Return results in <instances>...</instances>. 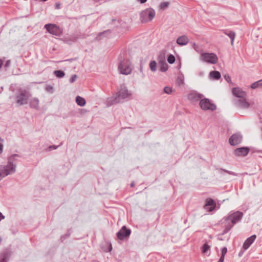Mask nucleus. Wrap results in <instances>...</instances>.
I'll use <instances>...</instances> for the list:
<instances>
[{
	"mask_svg": "<svg viewBox=\"0 0 262 262\" xmlns=\"http://www.w3.org/2000/svg\"><path fill=\"white\" fill-rule=\"evenodd\" d=\"M242 216L243 213L239 211H236L229 215L226 219V221L228 224L231 222V225H227L226 227L227 231L229 230L234 224L239 221Z\"/></svg>",
	"mask_w": 262,
	"mask_h": 262,
	"instance_id": "1",
	"label": "nucleus"
},
{
	"mask_svg": "<svg viewBox=\"0 0 262 262\" xmlns=\"http://www.w3.org/2000/svg\"><path fill=\"white\" fill-rule=\"evenodd\" d=\"M200 59L204 62L211 64H215L218 61V58L216 55L212 53H202L200 56Z\"/></svg>",
	"mask_w": 262,
	"mask_h": 262,
	"instance_id": "2",
	"label": "nucleus"
},
{
	"mask_svg": "<svg viewBox=\"0 0 262 262\" xmlns=\"http://www.w3.org/2000/svg\"><path fill=\"white\" fill-rule=\"evenodd\" d=\"M118 69L122 74L128 75L130 74L132 71V68L129 61L127 59L122 60L118 66Z\"/></svg>",
	"mask_w": 262,
	"mask_h": 262,
	"instance_id": "3",
	"label": "nucleus"
},
{
	"mask_svg": "<svg viewBox=\"0 0 262 262\" xmlns=\"http://www.w3.org/2000/svg\"><path fill=\"white\" fill-rule=\"evenodd\" d=\"M155 16V11L152 9L145 10L141 13V21L146 23L151 21Z\"/></svg>",
	"mask_w": 262,
	"mask_h": 262,
	"instance_id": "4",
	"label": "nucleus"
},
{
	"mask_svg": "<svg viewBox=\"0 0 262 262\" xmlns=\"http://www.w3.org/2000/svg\"><path fill=\"white\" fill-rule=\"evenodd\" d=\"M48 32L54 35L59 36L62 33L61 29L56 25L49 24L45 26Z\"/></svg>",
	"mask_w": 262,
	"mask_h": 262,
	"instance_id": "5",
	"label": "nucleus"
},
{
	"mask_svg": "<svg viewBox=\"0 0 262 262\" xmlns=\"http://www.w3.org/2000/svg\"><path fill=\"white\" fill-rule=\"evenodd\" d=\"M200 106L203 110L213 111L216 109V106L211 103L208 99H202L200 101Z\"/></svg>",
	"mask_w": 262,
	"mask_h": 262,
	"instance_id": "6",
	"label": "nucleus"
},
{
	"mask_svg": "<svg viewBox=\"0 0 262 262\" xmlns=\"http://www.w3.org/2000/svg\"><path fill=\"white\" fill-rule=\"evenodd\" d=\"M15 171V166L11 163H9L6 167H0V178L7 176Z\"/></svg>",
	"mask_w": 262,
	"mask_h": 262,
	"instance_id": "7",
	"label": "nucleus"
},
{
	"mask_svg": "<svg viewBox=\"0 0 262 262\" xmlns=\"http://www.w3.org/2000/svg\"><path fill=\"white\" fill-rule=\"evenodd\" d=\"M130 95V94L128 92L126 89L125 87H123L121 88V89L119 91L117 95V97L115 98L114 100V103L120 102L122 99L127 98Z\"/></svg>",
	"mask_w": 262,
	"mask_h": 262,
	"instance_id": "8",
	"label": "nucleus"
},
{
	"mask_svg": "<svg viewBox=\"0 0 262 262\" xmlns=\"http://www.w3.org/2000/svg\"><path fill=\"white\" fill-rule=\"evenodd\" d=\"M29 97V93L26 91H24L20 93V95L18 96L17 98V102L20 105L25 104L27 103V100Z\"/></svg>",
	"mask_w": 262,
	"mask_h": 262,
	"instance_id": "9",
	"label": "nucleus"
},
{
	"mask_svg": "<svg viewBox=\"0 0 262 262\" xmlns=\"http://www.w3.org/2000/svg\"><path fill=\"white\" fill-rule=\"evenodd\" d=\"M130 234V231L127 229L125 226H123L121 229L118 232L117 237L119 239H123L126 237H128Z\"/></svg>",
	"mask_w": 262,
	"mask_h": 262,
	"instance_id": "10",
	"label": "nucleus"
},
{
	"mask_svg": "<svg viewBox=\"0 0 262 262\" xmlns=\"http://www.w3.org/2000/svg\"><path fill=\"white\" fill-rule=\"evenodd\" d=\"M242 137L238 134L233 135L229 139V142L232 145H236L241 143Z\"/></svg>",
	"mask_w": 262,
	"mask_h": 262,
	"instance_id": "11",
	"label": "nucleus"
},
{
	"mask_svg": "<svg viewBox=\"0 0 262 262\" xmlns=\"http://www.w3.org/2000/svg\"><path fill=\"white\" fill-rule=\"evenodd\" d=\"M249 151V149L247 147H242L237 148L234 151V154L237 156H245Z\"/></svg>",
	"mask_w": 262,
	"mask_h": 262,
	"instance_id": "12",
	"label": "nucleus"
},
{
	"mask_svg": "<svg viewBox=\"0 0 262 262\" xmlns=\"http://www.w3.org/2000/svg\"><path fill=\"white\" fill-rule=\"evenodd\" d=\"M233 94L236 97L239 98V99H242L245 98L246 96V92L243 91L239 88H234L232 90Z\"/></svg>",
	"mask_w": 262,
	"mask_h": 262,
	"instance_id": "13",
	"label": "nucleus"
},
{
	"mask_svg": "<svg viewBox=\"0 0 262 262\" xmlns=\"http://www.w3.org/2000/svg\"><path fill=\"white\" fill-rule=\"evenodd\" d=\"M256 236L255 235H253L248 238L244 242L243 247L245 250H247L249 248L250 246L253 243V242L255 241Z\"/></svg>",
	"mask_w": 262,
	"mask_h": 262,
	"instance_id": "14",
	"label": "nucleus"
},
{
	"mask_svg": "<svg viewBox=\"0 0 262 262\" xmlns=\"http://www.w3.org/2000/svg\"><path fill=\"white\" fill-rule=\"evenodd\" d=\"M237 105L242 108H248L250 107V104L244 98L238 100Z\"/></svg>",
	"mask_w": 262,
	"mask_h": 262,
	"instance_id": "15",
	"label": "nucleus"
},
{
	"mask_svg": "<svg viewBox=\"0 0 262 262\" xmlns=\"http://www.w3.org/2000/svg\"><path fill=\"white\" fill-rule=\"evenodd\" d=\"M188 42L189 39L185 35L179 37L177 40V43L180 46L186 45L188 43Z\"/></svg>",
	"mask_w": 262,
	"mask_h": 262,
	"instance_id": "16",
	"label": "nucleus"
},
{
	"mask_svg": "<svg viewBox=\"0 0 262 262\" xmlns=\"http://www.w3.org/2000/svg\"><path fill=\"white\" fill-rule=\"evenodd\" d=\"M212 206L209 209V211H211L214 209V208L215 207V204H214V201L212 199H208L206 200V204H205L204 207L206 208L207 207V206Z\"/></svg>",
	"mask_w": 262,
	"mask_h": 262,
	"instance_id": "17",
	"label": "nucleus"
},
{
	"mask_svg": "<svg viewBox=\"0 0 262 262\" xmlns=\"http://www.w3.org/2000/svg\"><path fill=\"white\" fill-rule=\"evenodd\" d=\"M211 78L217 80L221 78L220 73L218 71H212L210 73Z\"/></svg>",
	"mask_w": 262,
	"mask_h": 262,
	"instance_id": "18",
	"label": "nucleus"
},
{
	"mask_svg": "<svg viewBox=\"0 0 262 262\" xmlns=\"http://www.w3.org/2000/svg\"><path fill=\"white\" fill-rule=\"evenodd\" d=\"M76 102L78 105L81 106H84L85 104L84 99L80 96L76 97Z\"/></svg>",
	"mask_w": 262,
	"mask_h": 262,
	"instance_id": "19",
	"label": "nucleus"
},
{
	"mask_svg": "<svg viewBox=\"0 0 262 262\" xmlns=\"http://www.w3.org/2000/svg\"><path fill=\"white\" fill-rule=\"evenodd\" d=\"M210 248V245L208 244L207 242H205L202 247L201 248V251L203 253H206Z\"/></svg>",
	"mask_w": 262,
	"mask_h": 262,
	"instance_id": "20",
	"label": "nucleus"
},
{
	"mask_svg": "<svg viewBox=\"0 0 262 262\" xmlns=\"http://www.w3.org/2000/svg\"><path fill=\"white\" fill-rule=\"evenodd\" d=\"M160 70L162 72H165L168 68V64L166 62L159 63Z\"/></svg>",
	"mask_w": 262,
	"mask_h": 262,
	"instance_id": "21",
	"label": "nucleus"
},
{
	"mask_svg": "<svg viewBox=\"0 0 262 262\" xmlns=\"http://www.w3.org/2000/svg\"><path fill=\"white\" fill-rule=\"evenodd\" d=\"M225 33L228 35L231 39V45H233L234 40L235 37V34L234 32L230 31L229 33L225 32Z\"/></svg>",
	"mask_w": 262,
	"mask_h": 262,
	"instance_id": "22",
	"label": "nucleus"
},
{
	"mask_svg": "<svg viewBox=\"0 0 262 262\" xmlns=\"http://www.w3.org/2000/svg\"><path fill=\"white\" fill-rule=\"evenodd\" d=\"M177 84L179 85H182L184 83V78L183 76H180L178 78L176 81Z\"/></svg>",
	"mask_w": 262,
	"mask_h": 262,
	"instance_id": "23",
	"label": "nucleus"
},
{
	"mask_svg": "<svg viewBox=\"0 0 262 262\" xmlns=\"http://www.w3.org/2000/svg\"><path fill=\"white\" fill-rule=\"evenodd\" d=\"M164 92L166 94H171L174 92V90L171 87L166 86L164 89Z\"/></svg>",
	"mask_w": 262,
	"mask_h": 262,
	"instance_id": "24",
	"label": "nucleus"
},
{
	"mask_svg": "<svg viewBox=\"0 0 262 262\" xmlns=\"http://www.w3.org/2000/svg\"><path fill=\"white\" fill-rule=\"evenodd\" d=\"M150 69L151 71L155 72L156 70L157 63L155 61H151L149 64Z\"/></svg>",
	"mask_w": 262,
	"mask_h": 262,
	"instance_id": "25",
	"label": "nucleus"
},
{
	"mask_svg": "<svg viewBox=\"0 0 262 262\" xmlns=\"http://www.w3.org/2000/svg\"><path fill=\"white\" fill-rule=\"evenodd\" d=\"M54 74L59 78H61L64 76V72L60 70L54 71Z\"/></svg>",
	"mask_w": 262,
	"mask_h": 262,
	"instance_id": "26",
	"label": "nucleus"
},
{
	"mask_svg": "<svg viewBox=\"0 0 262 262\" xmlns=\"http://www.w3.org/2000/svg\"><path fill=\"white\" fill-rule=\"evenodd\" d=\"M31 104L34 107H36L38 104V100L37 99L33 98L31 100Z\"/></svg>",
	"mask_w": 262,
	"mask_h": 262,
	"instance_id": "27",
	"label": "nucleus"
},
{
	"mask_svg": "<svg viewBox=\"0 0 262 262\" xmlns=\"http://www.w3.org/2000/svg\"><path fill=\"white\" fill-rule=\"evenodd\" d=\"M167 61L170 64L173 63L174 62V61H175V57H174V56L173 55H170L168 57Z\"/></svg>",
	"mask_w": 262,
	"mask_h": 262,
	"instance_id": "28",
	"label": "nucleus"
},
{
	"mask_svg": "<svg viewBox=\"0 0 262 262\" xmlns=\"http://www.w3.org/2000/svg\"><path fill=\"white\" fill-rule=\"evenodd\" d=\"M251 87L252 89H253L257 88H260L259 80L252 83Z\"/></svg>",
	"mask_w": 262,
	"mask_h": 262,
	"instance_id": "29",
	"label": "nucleus"
},
{
	"mask_svg": "<svg viewBox=\"0 0 262 262\" xmlns=\"http://www.w3.org/2000/svg\"><path fill=\"white\" fill-rule=\"evenodd\" d=\"M165 62H166L165 59V57L163 55L159 56L158 57V63H161Z\"/></svg>",
	"mask_w": 262,
	"mask_h": 262,
	"instance_id": "30",
	"label": "nucleus"
},
{
	"mask_svg": "<svg viewBox=\"0 0 262 262\" xmlns=\"http://www.w3.org/2000/svg\"><path fill=\"white\" fill-rule=\"evenodd\" d=\"M168 5H169L168 2H163L160 4V8H161V9H164V8H166L167 7H168Z\"/></svg>",
	"mask_w": 262,
	"mask_h": 262,
	"instance_id": "31",
	"label": "nucleus"
},
{
	"mask_svg": "<svg viewBox=\"0 0 262 262\" xmlns=\"http://www.w3.org/2000/svg\"><path fill=\"white\" fill-rule=\"evenodd\" d=\"M227 252V249L226 247L222 248L221 250V256H223L225 257V256Z\"/></svg>",
	"mask_w": 262,
	"mask_h": 262,
	"instance_id": "32",
	"label": "nucleus"
},
{
	"mask_svg": "<svg viewBox=\"0 0 262 262\" xmlns=\"http://www.w3.org/2000/svg\"><path fill=\"white\" fill-rule=\"evenodd\" d=\"M46 90L48 92H52V91H53V87L52 86H50V85H48L46 87Z\"/></svg>",
	"mask_w": 262,
	"mask_h": 262,
	"instance_id": "33",
	"label": "nucleus"
},
{
	"mask_svg": "<svg viewBox=\"0 0 262 262\" xmlns=\"http://www.w3.org/2000/svg\"><path fill=\"white\" fill-rule=\"evenodd\" d=\"M225 79L226 80L229 82H231V78L228 75H225L224 76Z\"/></svg>",
	"mask_w": 262,
	"mask_h": 262,
	"instance_id": "34",
	"label": "nucleus"
},
{
	"mask_svg": "<svg viewBox=\"0 0 262 262\" xmlns=\"http://www.w3.org/2000/svg\"><path fill=\"white\" fill-rule=\"evenodd\" d=\"M76 78H77V76L76 75L72 76V77L71 78V79L70 80V81L71 83L73 82L75 80Z\"/></svg>",
	"mask_w": 262,
	"mask_h": 262,
	"instance_id": "35",
	"label": "nucleus"
},
{
	"mask_svg": "<svg viewBox=\"0 0 262 262\" xmlns=\"http://www.w3.org/2000/svg\"><path fill=\"white\" fill-rule=\"evenodd\" d=\"M194 96L196 98L198 99H201L202 97V95L200 94L195 93L194 94Z\"/></svg>",
	"mask_w": 262,
	"mask_h": 262,
	"instance_id": "36",
	"label": "nucleus"
},
{
	"mask_svg": "<svg viewBox=\"0 0 262 262\" xmlns=\"http://www.w3.org/2000/svg\"><path fill=\"white\" fill-rule=\"evenodd\" d=\"M225 257L221 256L220 259L217 262H224Z\"/></svg>",
	"mask_w": 262,
	"mask_h": 262,
	"instance_id": "37",
	"label": "nucleus"
},
{
	"mask_svg": "<svg viewBox=\"0 0 262 262\" xmlns=\"http://www.w3.org/2000/svg\"><path fill=\"white\" fill-rule=\"evenodd\" d=\"M3 150V145L0 143V154H1Z\"/></svg>",
	"mask_w": 262,
	"mask_h": 262,
	"instance_id": "38",
	"label": "nucleus"
},
{
	"mask_svg": "<svg viewBox=\"0 0 262 262\" xmlns=\"http://www.w3.org/2000/svg\"><path fill=\"white\" fill-rule=\"evenodd\" d=\"M5 218V216L2 214L1 212H0V221L4 219Z\"/></svg>",
	"mask_w": 262,
	"mask_h": 262,
	"instance_id": "39",
	"label": "nucleus"
},
{
	"mask_svg": "<svg viewBox=\"0 0 262 262\" xmlns=\"http://www.w3.org/2000/svg\"><path fill=\"white\" fill-rule=\"evenodd\" d=\"M56 7L57 9H59L60 7V5L59 4H56Z\"/></svg>",
	"mask_w": 262,
	"mask_h": 262,
	"instance_id": "40",
	"label": "nucleus"
},
{
	"mask_svg": "<svg viewBox=\"0 0 262 262\" xmlns=\"http://www.w3.org/2000/svg\"><path fill=\"white\" fill-rule=\"evenodd\" d=\"M3 64V61L2 60H0V68L2 67Z\"/></svg>",
	"mask_w": 262,
	"mask_h": 262,
	"instance_id": "41",
	"label": "nucleus"
},
{
	"mask_svg": "<svg viewBox=\"0 0 262 262\" xmlns=\"http://www.w3.org/2000/svg\"><path fill=\"white\" fill-rule=\"evenodd\" d=\"M141 3H144L146 2L147 0H139Z\"/></svg>",
	"mask_w": 262,
	"mask_h": 262,
	"instance_id": "42",
	"label": "nucleus"
},
{
	"mask_svg": "<svg viewBox=\"0 0 262 262\" xmlns=\"http://www.w3.org/2000/svg\"><path fill=\"white\" fill-rule=\"evenodd\" d=\"M260 82V88H262V79L259 80Z\"/></svg>",
	"mask_w": 262,
	"mask_h": 262,
	"instance_id": "43",
	"label": "nucleus"
},
{
	"mask_svg": "<svg viewBox=\"0 0 262 262\" xmlns=\"http://www.w3.org/2000/svg\"><path fill=\"white\" fill-rule=\"evenodd\" d=\"M193 48H194L195 50H196V48H195V44H194V45H193Z\"/></svg>",
	"mask_w": 262,
	"mask_h": 262,
	"instance_id": "44",
	"label": "nucleus"
},
{
	"mask_svg": "<svg viewBox=\"0 0 262 262\" xmlns=\"http://www.w3.org/2000/svg\"><path fill=\"white\" fill-rule=\"evenodd\" d=\"M134 186V184L133 183L131 184V187H133Z\"/></svg>",
	"mask_w": 262,
	"mask_h": 262,
	"instance_id": "45",
	"label": "nucleus"
},
{
	"mask_svg": "<svg viewBox=\"0 0 262 262\" xmlns=\"http://www.w3.org/2000/svg\"><path fill=\"white\" fill-rule=\"evenodd\" d=\"M0 141H2L3 142V140L2 139H1V138L0 137Z\"/></svg>",
	"mask_w": 262,
	"mask_h": 262,
	"instance_id": "46",
	"label": "nucleus"
}]
</instances>
